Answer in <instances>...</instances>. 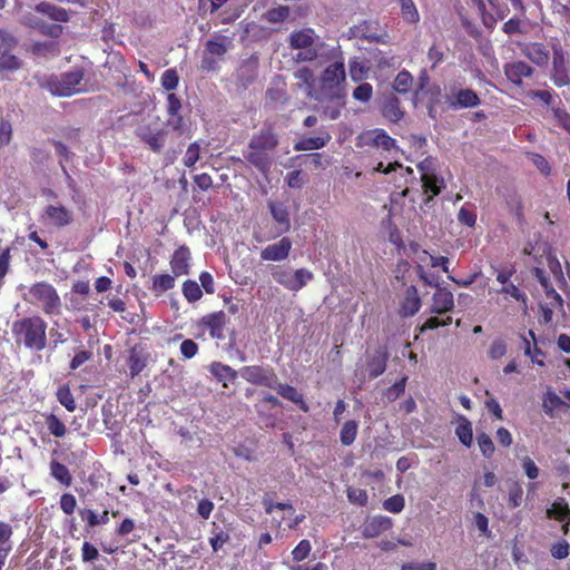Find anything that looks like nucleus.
I'll return each instance as SVG.
<instances>
[{
  "label": "nucleus",
  "mask_w": 570,
  "mask_h": 570,
  "mask_svg": "<svg viewBox=\"0 0 570 570\" xmlns=\"http://www.w3.org/2000/svg\"><path fill=\"white\" fill-rule=\"evenodd\" d=\"M50 474L65 487H70L72 484V475L69 469L56 460L50 462Z\"/></svg>",
  "instance_id": "obj_34"
},
{
  "label": "nucleus",
  "mask_w": 570,
  "mask_h": 570,
  "mask_svg": "<svg viewBox=\"0 0 570 570\" xmlns=\"http://www.w3.org/2000/svg\"><path fill=\"white\" fill-rule=\"evenodd\" d=\"M456 13L461 19V23L465 30V32L475 40H479L482 36V31L478 28V26L468 19L464 8L462 6H458L455 8Z\"/></svg>",
  "instance_id": "obj_41"
},
{
  "label": "nucleus",
  "mask_w": 570,
  "mask_h": 570,
  "mask_svg": "<svg viewBox=\"0 0 570 570\" xmlns=\"http://www.w3.org/2000/svg\"><path fill=\"white\" fill-rule=\"evenodd\" d=\"M413 86V76L407 70L400 71L393 82V88L399 94H407Z\"/></svg>",
  "instance_id": "obj_39"
},
{
  "label": "nucleus",
  "mask_w": 570,
  "mask_h": 570,
  "mask_svg": "<svg viewBox=\"0 0 570 570\" xmlns=\"http://www.w3.org/2000/svg\"><path fill=\"white\" fill-rule=\"evenodd\" d=\"M445 187L444 179L438 177L434 174L422 175V188L423 193L428 195L426 203L432 200L433 197L438 196L441 190Z\"/></svg>",
  "instance_id": "obj_29"
},
{
  "label": "nucleus",
  "mask_w": 570,
  "mask_h": 570,
  "mask_svg": "<svg viewBox=\"0 0 570 570\" xmlns=\"http://www.w3.org/2000/svg\"><path fill=\"white\" fill-rule=\"evenodd\" d=\"M180 108V99L175 94H168L167 112L169 118L167 120V126L174 130H179L183 128V117L179 115Z\"/></svg>",
  "instance_id": "obj_27"
},
{
  "label": "nucleus",
  "mask_w": 570,
  "mask_h": 570,
  "mask_svg": "<svg viewBox=\"0 0 570 570\" xmlns=\"http://www.w3.org/2000/svg\"><path fill=\"white\" fill-rule=\"evenodd\" d=\"M13 529L11 524L0 521V570L3 569L7 558L12 551V538Z\"/></svg>",
  "instance_id": "obj_24"
},
{
  "label": "nucleus",
  "mask_w": 570,
  "mask_h": 570,
  "mask_svg": "<svg viewBox=\"0 0 570 570\" xmlns=\"http://www.w3.org/2000/svg\"><path fill=\"white\" fill-rule=\"evenodd\" d=\"M527 155L531 159L532 164L540 171V174H542L546 177L551 174V166L543 156L535 153H528Z\"/></svg>",
  "instance_id": "obj_58"
},
{
  "label": "nucleus",
  "mask_w": 570,
  "mask_h": 570,
  "mask_svg": "<svg viewBox=\"0 0 570 570\" xmlns=\"http://www.w3.org/2000/svg\"><path fill=\"white\" fill-rule=\"evenodd\" d=\"M272 218L275 222L276 236L286 234L291 229V214L287 206L281 202L269 200L267 203Z\"/></svg>",
  "instance_id": "obj_10"
},
{
  "label": "nucleus",
  "mask_w": 570,
  "mask_h": 570,
  "mask_svg": "<svg viewBox=\"0 0 570 570\" xmlns=\"http://www.w3.org/2000/svg\"><path fill=\"white\" fill-rule=\"evenodd\" d=\"M275 407L281 405L279 400L273 395V394H266L259 403L255 405L256 412L261 419V421L264 423L267 428H274L275 426V417L272 414H267L265 412L266 406Z\"/></svg>",
  "instance_id": "obj_28"
},
{
  "label": "nucleus",
  "mask_w": 570,
  "mask_h": 570,
  "mask_svg": "<svg viewBox=\"0 0 570 570\" xmlns=\"http://www.w3.org/2000/svg\"><path fill=\"white\" fill-rule=\"evenodd\" d=\"M405 505V500L402 494H395L383 502V509L392 513H400Z\"/></svg>",
  "instance_id": "obj_54"
},
{
  "label": "nucleus",
  "mask_w": 570,
  "mask_h": 570,
  "mask_svg": "<svg viewBox=\"0 0 570 570\" xmlns=\"http://www.w3.org/2000/svg\"><path fill=\"white\" fill-rule=\"evenodd\" d=\"M521 52L538 67H546L550 60V51L542 42H529L523 45Z\"/></svg>",
  "instance_id": "obj_17"
},
{
  "label": "nucleus",
  "mask_w": 570,
  "mask_h": 570,
  "mask_svg": "<svg viewBox=\"0 0 570 570\" xmlns=\"http://www.w3.org/2000/svg\"><path fill=\"white\" fill-rule=\"evenodd\" d=\"M372 94H373V88H372L371 83L363 82L354 89L353 97L356 100L366 102L371 99Z\"/></svg>",
  "instance_id": "obj_64"
},
{
  "label": "nucleus",
  "mask_w": 570,
  "mask_h": 570,
  "mask_svg": "<svg viewBox=\"0 0 570 570\" xmlns=\"http://www.w3.org/2000/svg\"><path fill=\"white\" fill-rule=\"evenodd\" d=\"M497 293L504 295L505 298L511 297L517 302H521L523 307L527 308V295L513 283L503 285Z\"/></svg>",
  "instance_id": "obj_44"
},
{
  "label": "nucleus",
  "mask_w": 570,
  "mask_h": 570,
  "mask_svg": "<svg viewBox=\"0 0 570 570\" xmlns=\"http://www.w3.org/2000/svg\"><path fill=\"white\" fill-rule=\"evenodd\" d=\"M79 514L81 519L86 521L87 525L90 528L107 524L109 522L108 510H104L102 513L98 515L94 510L82 509L79 511Z\"/></svg>",
  "instance_id": "obj_35"
},
{
  "label": "nucleus",
  "mask_w": 570,
  "mask_h": 570,
  "mask_svg": "<svg viewBox=\"0 0 570 570\" xmlns=\"http://www.w3.org/2000/svg\"><path fill=\"white\" fill-rule=\"evenodd\" d=\"M422 306L417 288L411 285L406 288L403 301L401 302L399 314L402 317H411L415 315Z\"/></svg>",
  "instance_id": "obj_19"
},
{
  "label": "nucleus",
  "mask_w": 570,
  "mask_h": 570,
  "mask_svg": "<svg viewBox=\"0 0 570 570\" xmlns=\"http://www.w3.org/2000/svg\"><path fill=\"white\" fill-rule=\"evenodd\" d=\"M160 81H161V86L167 91H171V90L176 89L178 86V82H179V77H178L177 71L175 69H167L161 75Z\"/></svg>",
  "instance_id": "obj_57"
},
{
  "label": "nucleus",
  "mask_w": 570,
  "mask_h": 570,
  "mask_svg": "<svg viewBox=\"0 0 570 570\" xmlns=\"http://www.w3.org/2000/svg\"><path fill=\"white\" fill-rule=\"evenodd\" d=\"M294 78L297 80V87L303 88L308 98H314L322 101L318 91L315 88L316 78L309 67H302L294 72Z\"/></svg>",
  "instance_id": "obj_16"
},
{
  "label": "nucleus",
  "mask_w": 570,
  "mask_h": 570,
  "mask_svg": "<svg viewBox=\"0 0 570 570\" xmlns=\"http://www.w3.org/2000/svg\"><path fill=\"white\" fill-rule=\"evenodd\" d=\"M314 278V275L311 271L306 268H299L296 269L292 274L291 283H289V289L292 292H298L304 286L307 285L308 282H311Z\"/></svg>",
  "instance_id": "obj_36"
},
{
  "label": "nucleus",
  "mask_w": 570,
  "mask_h": 570,
  "mask_svg": "<svg viewBox=\"0 0 570 570\" xmlns=\"http://www.w3.org/2000/svg\"><path fill=\"white\" fill-rule=\"evenodd\" d=\"M389 361V352L386 347L380 346L375 350L374 354L366 362V370L368 379L373 380L382 375L386 370Z\"/></svg>",
  "instance_id": "obj_18"
},
{
  "label": "nucleus",
  "mask_w": 570,
  "mask_h": 570,
  "mask_svg": "<svg viewBox=\"0 0 570 570\" xmlns=\"http://www.w3.org/2000/svg\"><path fill=\"white\" fill-rule=\"evenodd\" d=\"M228 323V317L223 311L213 312L204 315L198 326L208 330L209 336L214 340H224V330Z\"/></svg>",
  "instance_id": "obj_9"
},
{
  "label": "nucleus",
  "mask_w": 570,
  "mask_h": 570,
  "mask_svg": "<svg viewBox=\"0 0 570 570\" xmlns=\"http://www.w3.org/2000/svg\"><path fill=\"white\" fill-rule=\"evenodd\" d=\"M289 16V8L287 6H278L266 11L264 19L269 23L284 22Z\"/></svg>",
  "instance_id": "obj_47"
},
{
  "label": "nucleus",
  "mask_w": 570,
  "mask_h": 570,
  "mask_svg": "<svg viewBox=\"0 0 570 570\" xmlns=\"http://www.w3.org/2000/svg\"><path fill=\"white\" fill-rule=\"evenodd\" d=\"M452 323V317L446 316L444 318H440L438 316H431L429 317L421 326H420V333H424L429 330H435L441 326H448Z\"/></svg>",
  "instance_id": "obj_55"
},
{
  "label": "nucleus",
  "mask_w": 570,
  "mask_h": 570,
  "mask_svg": "<svg viewBox=\"0 0 570 570\" xmlns=\"http://www.w3.org/2000/svg\"><path fill=\"white\" fill-rule=\"evenodd\" d=\"M57 399L59 403L66 407L67 411L73 412L76 410L75 397L67 384L58 387Z\"/></svg>",
  "instance_id": "obj_46"
},
{
  "label": "nucleus",
  "mask_w": 570,
  "mask_h": 570,
  "mask_svg": "<svg viewBox=\"0 0 570 570\" xmlns=\"http://www.w3.org/2000/svg\"><path fill=\"white\" fill-rule=\"evenodd\" d=\"M288 45L291 49L302 50L297 52L295 59L303 62L315 60L322 47L320 37L313 28L308 27L294 30L289 36Z\"/></svg>",
  "instance_id": "obj_3"
},
{
  "label": "nucleus",
  "mask_w": 570,
  "mask_h": 570,
  "mask_svg": "<svg viewBox=\"0 0 570 570\" xmlns=\"http://www.w3.org/2000/svg\"><path fill=\"white\" fill-rule=\"evenodd\" d=\"M407 382V376H403L401 380L395 382L392 386L387 387L384 392V396L389 402H394L397 400L405 391Z\"/></svg>",
  "instance_id": "obj_53"
},
{
  "label": "nucleus",
  "mask_w": 570,
  "mask_h": 570,
  "mask_svg": "<svg viewBox=\"0 0 570 570\" xmlns=\"http://www.w3.org/2000/svg\"><path fill=\"white\" fill-rule=\"evenodd\" d=\"M455 434L460 442L470 448L473 441V430L471 422L463 415H459L458 425L455 428Z\"/></svg>",
  "instance_id": "obj_32"
},
{
  "label": "nucleus",
  "mask_w": 570,
  "mask_h": 570,
  "mask_svg": "<svg viewBox=\"0 0 570 570\" xmlns=\"http://www.w3.org/2000/svg\"><path fill=\"white\" fill-rule=\"evenodd\" d=\"M20 68V60L18 57L8 51L7 53L0 55V69L17 70Z\"/></svg>",
  "instance_id": "obj_60"
},
{
  "label": "nucleus",
  "mask_w": 570,
  "mask_h": 570,
  "mask_svg": "<svg viewBox=\"0 0 570 570\" xmlns=\"http://www.w3.org/2000/svg\"><path fill=\"white\" fill-rule=\"evenodd\" d=\"M476 441L482 455L490 459L495 451L494 443L490 435L485 432H481L476 435Z\"/></svg>",
  "instance_id": "obj_48"
},
{
  "label": "nucleus",
  "mask_w": 570,
  "mask_h": 570,
  "mask_svg": "<svg viewBox=\"0 0 570 570\" xmlns=\"http://www.w3.org/2000/svg\"><path fill=\"white\" fill-rule=\"evenodd\" d=\"M381 112L385 119L392 122H399L404 117L400 99L394 95H390L384 98L381 106Z\"/></svg>",
  "instance_id": "obj_22"
},
{
  "label": "nucleus",
  "mask_w": 570,
  "mask_h": 570,
  "mask_svg": "<svg viewBox=\"0 0 570 570\" xmlns=\"http://www.w3.org/2000/svg\"><path fill=\"white\" fill-rule=\"evenodd\" d=\"M292 274L293 273L288 272L287 269H284V268H282L279 266H274L273 269H272L273 278L278 284H281L282 286H284L287 289H289V283H291Z\"/></svg>",
  "instance_id": "obj_61"
},
{
  "label": "nucleus",
  "mask_w": 570,
  "mask_h": 570,
  "mask_svg": "<svg viewBox=\"0 0 570 570\" xmlns=\"http://www.w3.org/2000/svg\"><path fill=\"white\" fill-rule=\"evenodd\" d=\"M358 424L355 420L346 421L340 432V441L343 445L350 446L354 443L357 435Z\"/></svg>",
  "instance_id": "obj_38"
},
{
  "label": "nucleus",
  "mask_w": 570,
  "mask_h": 570,
  "mask_svg": "<svg viewBox=\"0 0 570 570\" xmlns=\"http://www.w3.org/2000/svg\"><path fill=\"white\" fill-rule=\"evenodd\" d=\"M240 376L248 383L268 389L276 387L278 377L271 366L247 365L239 370Z\"/></svg>",
  "instance_id": "obj_7"
},
{
  "label": "nucleus",
  "mask_w": 570,
  "mask_h": 570,
  "mask_svg": "<svg viewBox=\"0 0 570 570\" xmlns=\"http://www.w3.org/2000/svg\"><path fill=\"white\" fill-rule=\"evenodd\" d=\"M364 142H396L383 129H373L361 136Z\"/></svg>",
  "instance_id": "obj_52"
},
{
  "label": "nucleus",
  "mask_w": 570,
  "mask_h": 570,
  "mask_svg": "<svg viewBox=\"0 0 570 570\" xmlns=\"http://www.w3.org/2000/svg\"><path fill=\"white\" fill-rule=\"evenodd\" d=\"M209 372L218 382L222 383L224 387H228V384L235 382L238 376V372L236 370L220 362H213L209 365Z\"/></svg>",
  "instance_id": "obj_25"
},
{
  "label": "nucleus",
  "mask_w": 570,
  "mask_h": 570,
  "mask_svg": "<svg viewBox=\"0 0 570 570\" xmlns=\"http://www.w3.org/2000/svg\"><path fill=\"white\" fill-rule=\"evenodd\" d=\"M546 515L548 519L557 521H566L570 518V508L564 498L556 499L551 507L547 509Z\"/></svg>",
  "instance_id": "obj_31"
},
{
  "label": "nucleus",
  "mask_w": 570,
  "mask_h": 570,
  "mask_svg": "<svg viewBox=\"0 0 570 570\" xmlns=\"http://www.w3.org/2000/svg\"><path fill=\"white\" fill-rule=\"evenodd\" d=\"M346 495L352 504H356L358 507H365L367 504L368 495L367 492L363 489L348 487L346 490Z\"/></svg>",
  "instance_id": "obj_50"
},
{
  "label": "nucleus",
  "mask_w": 570,
  "mask_h": 570,
  "mask_svg": "<svg viewBox=\"0 0 570 570\" xmlns=\"http://www.w3.org/2000/svg\"><path fill=\"white\" fill-rule=\"evenodd\" d=\"M43 217L56 228H63L71 224L72 212L62 205H48L43 209Z\"/></svg>",
  "instance_id": "obj_15"
},
{
  "label": "nucleus",
  "mask_w": 570,
  "mask_h": 570,
  "mask_svg": "<svg viewBox=\"0 0 570 570\" xmlns=\"http://www.w3.org/2000/svg\"><path fill=\"white\" fill-rule=\"evenodd\" d=\"M176 277L174 274H157L153 277L151 289L157 294L165 293L175 287Z\"/></svg>",
  "instance_id": "obj_37"
},
{
  "label": "nucleus",
  "mask_w": 570,
  "mask_h": 570,
  "mask_svg": "<svg viewBox=\"0 0 570 570\" xmlns=\"http://www.w3.org/2000/svg\"><path fill=\"white\" fill-rule=\"evenodd\" d=\"M345 67L343 62H334L327 66L321 76V88L318 96L322 97V101L335 100L342 104V99L345 98L344 82H345Z\"/></svg>",
  "instance_id": "obj_2"
},
{
  "label": "nucleus",
  "mask_w": 570,
  "mask_h": 570,
  "mask_svg": "<svg viewBox=\"0 0 570 570\" xmlns=\"http://www.w3.org/2000/svg\"><path fill=\"white\" fill-rule=\"evenodd\" d=\"M507 79L515 86H521L524 78H530L534 69L522 60L508 62L503 67Z\"/></svg>",
  "instance_id": "obj_14"
},
{
  "label": "nucleus",
  "mask_w": 570,
  "mask_h": 570,
  "mask_svg": "<svg viewBox=\"0 0 570 570\" xmlns=\"http://www.w3.org/2000/svg\"><path fill=\"white\" fill-rule=\"evenodd\" d=\"M47 323L38 315L20 318L12 324V334L18 345L40 352L47 345Z\"/></svg>",
  "instance_id": "obj_1"
},
{
  "label": "nucleus",
  "mask_w": 570,
  "mask_h": 570,
  "mask_svg": "<svg viewBox=\"0 0 570 570\" xmlns=\"http://www.w3.org/2000/svg\"><path fill=\"white\" fill-rule=\"evenodd\" d=\"M311 550V542L307 539L301 540L292 551L293 560L297 562L305 560L309 556Z\"/></svg>",
  "instance_id": "obj_56"
},
{
  "label": "nucleus",
  "mask_w": 570,
  "mask_h": 570,
  "mask_svg": "<svg viewBox=\"0 0 570 570\" xmlns=\"http://www.w3.org/2000/svg\"><path fill=\"white\" fill-rule=\"evenodd\" d=\"M60 509L63 511V513L70 515L75 512L77 507V500L73 494L71 493H63L60 497Z\"/></svg>",
  "instance_id": "obj_63"
},
{
  "label": "nucleus",
  "mask_w": 570,
  "mask_h": 570,
  "mask_svg": "<svg viewBox=\"0 0 570 570\" xmlns=\"http://www.w3.org/2000/svg\"><path fill=\"white\" fill-rule=\"evenodd\" d=\"M550 80L558 88L570 86V61L560 43L552 45Z\"/></svg>",
  "instance_id": "obj_6"
},
{
  "label": "nucleus",
  "mask_w": 570,
  "mask_h": 570,
  "mask_svg": "<svg viewBox=\"0 0 570 570\" xmlns=\"http://www.w3.org/2000/svg\"><path fill=\"white\" fill-rule=\"evenodd\" d=\"M445 102L451 109L459 110L478 107L481 104V99L473 89L461 88L446 95Z\"/></svg>",
  "instance_id": "obj_8"
},
{
  "label": "nucleus",
  "mask_w": 570,
  "mask_h": 570,
  "mask_svg": "<svg viewBox=\"0 0 570 570\" xmlns=\"http://www.w3.org/2000/svg\"><path fill=\"white\" fill-rule=\"evenodd\" d=\"M85 72L82 69H76L62 73L60 77H51L47 80L46 88L58 97H70L82 91L81 82Z\"/></svg>",
  "instance_id": "obj_5"
},
{
  "label": "nucleus",
  "mask_w": 570,
  "mask_h": 570,
  "mask_svg": "<svg viewBox=\"0 0 570 570\" xmlns=\"http://www.w3.org/2000/svg\"><path fill=\"white\" fill-rule=\"evenodd\" d=\"M292 240L288 237H282L277 243H273L261 252L263 261L281 262L288 257L292 249Z\"/></svg>",
  "instance_id": "obj_13"
},
{
  "label": "nucleus",
  "mask_w": 570,
  "mask_h": 570,
  "mask_svg": "<svg viewBox=\"0 0 570 570\" xmlns=\"http://www.w3.org/2000/svg\"><path fill=\"white\" fill-rule=\"evenodd\" d=\"M569 543L566 539L554 542L550 548V553L554 559L562 560L569 556Z\"/></svg>",
  "instance_id": "obj_59"
},
{
  "label": "nucleus",
  "mask_w": 570,
  "mask_h": 570,
  "mask_svg": "<svg viewBox=\"0 0 570 570\" xmlns=\"http://www.w3.org/2000/svg\"><path fill=\"white\" fill-rule=\"evenodd\" d=\"M523 498V489L521 484L515 481L509 488L508 505L515 509L521 505Z\"/></svg>",
  "instance_id": "obj_51"
},
{
  "label": "nucleus",
  "mask_w": 570,
  "mask_h": 570,
  "mask_svg": "<svg viewBox=\"0 0 570 570\" xmlns=\"http://www.w3.org/2000/svg\"><path fill=\"white\" fill-rule=\"evenodd\" d=\"M46 425L50 432L56 438H63L67 433V428L65 423L53 413L46 415L45 417Z\"/></svg>",
  "instance_id": "obj_42"
},
{
  "label": "nucleus",
  "mask_w": 570,
  "mask_h": 570,
  "mask_svg": "<svg viewBox=\"0 0 570 570\" xmlns=\"http://www.w3.org/2000/svg\"><path fill=\"white\" fill-rule=\"evenodd\" d=\"M554 126L561 128L570 136V114L564 108L552 109Z\"/></svg>",
  "instance_id": "obj_49"
},
{
  "label": "nucleus",
  "mask_w": 570,
  "mask_h": 570,
  "mask_svg": "<svg viewBox=\"0 0 570 570\" xmlns=\"http://www.w3.org/2000/svg\"><path fill=\"white\" fill-rule=\"evenodd\" d=\"M272 389L276 390V392L279 396L296 404L299 407V410L303 411L304 413H307L309 411V406L305 402L303 394L299 393L296 390V387H294L287 383H279L277 381L276 387H272Z\"/></svg>",
  "instance_id": "obj_21"
},
{
  "label": "nucleus",
  "mask_w": 570,
  "mask_h": 570,
  "mask_svg": "<svg viewBox=\"0 0 570 570\" xmlns=\"http://www.w3.org/2000/svg\"><path fill=\"white\" fill-rule=\"evenodd\" d=\"M99 558L98 549L90 542L85 541L81 547V559L85 563L94 562Z\"/></svg>",
  "instance_id": "obj_62"
},
{
  "label": "nucleus",
  "mask_w": 570,
  "mask_h": 570,
  "mask_svg": "<svg viewBox=\"0 0 570 570\" xmlns=\"http://www.w3.org/2000/svg\"><path fill=\"white\" fill-rule=\"evenodd\" d=\"M26 20L27 26L39 30L43 35L59 37L62 32V27L60 24H48L37 17H28Z\"/></svg>",
  "instance_id": "obj_33"
},
{
  "label": "nucleus",
  "mask_w": 570,
  "mask_h": 570,
  "mask_svg": "<svg viewBox=\"0 0 570 570\" xmlns=\"http://www.w3.org/2000/svg\"><path fill=\"white\" fill-rule=\"evenodd\" d=\"M191 253L187 245H180L173 253L169 265L175 276L188 275L190 271Z\"/></svg>",
  "instance_id": "obj_11"
},
{
  "label": "nucleus",
  "mask_w": 570,
  "mask_h": 570,
  "mask_svg": "<svg viewBox=\"0 0 570 570\" xmlns=\"http://www.w3.org/2000/svg\"><path fill=\"white\" fill-rule=\"evenodd\" d=\"M232 39L227 36L215 33L212 39L205 43V51L212 56L222 58L232 47Z\"/></svg>",
  "instance_id": "obj_26"
},
{
  "label": "nucleus",
  "mask_w": 570,
  "mask_h": 570,
  "mask_svg": "<svg viewBox=\"0 0 570 570\" xmlns=\"http://www.w3.org/2000/svg\"><path fill=\"white\" fill-rule=\"evenodd\" d=\"M454 308V297L450 289L436 285V291L432 296L430 313L442 315Z\"/></svg>",
  "instance_id": "obj_12"
},
{
  "label": "nucleus",
  "mask_w": 570,
  "mask_h": 570,
  "mask_svg": "<svg viewBox=\"0 0 570 570\" xmlns=\"http://www.w3.org/2000/svg\"><path fill=\"white\" fill-rule=\"evenodd\" d=\"M183 295L189 303L199 301L203 296L202 287L196 281L187 279L183 283Z\"/></svg>",
  "instance_id": "obj_45"
},
{
  "label": "nucleus",
  "mask_w": 570,
  "mask_h": 570,
  "mask_svg": "<svg viewBox=\"0 0 570 570\" xmlns=\"http://www.w3.org/2000/svg\"><path fill=\"white\" fill-rule=\"evenodd\" d=\"M36 12L47 16L49 19L58 22L69 21V12L61 7L52 4L50 2H40L35 8Z\"/></svg>",
  "instance_id": "obj_30"
},
{
  "label": "nucleus",
  "mask_w": 570,
  "mask_h": 570,
  "mask_svg": "<svg viewBox=\"0 0 570 570\" xmlns=\"http://www.w3.org/2000/svg\"><path fill=\"white\" fill-rule=\"evenodd\" d=\"M401 7L402 18L410 23H416L420 14L413 0H397Z\"/></svg>",
  "instance_id": "obj_43"
},
{
  "label": "nucleus",
  "mask_w": 570,
  "mask_h": 570,
  "mask_svg": "<svg viewBox=\"0 0 570 570\" xmlns=\"http://www.w3.org/2000/svg\"><path fill=\"white\" fill-rule=\"evenodd\" d=\"M127 363L130 376L135 377L146 367V357L134 348L130 351Z\"/></svg>",
  "instance_id": "obj_40"
},
{
  "label": "nucleus",
  "mask_w": 570,
  "mask_h": 570,
  "mask_svg": "<svg viewBox=\"0 0 570 570\" xmlns=\"http://www.w3.org/2000/svg\"><path fill=\"white\" fill-rule=\"evenodd\" d=\"M267 145H249L250 150L245 155L249 164L265 173L271 168L272 161L266 151Z\"/></svg>",
  "instance_id": "obj_20"
},
{
  "label": "nucleus",
  "mask_w": 570,
  "mask_h": 570,
  "mask_svg": "<svg viewBox=\"0 0 570 570\" xmlns=\"http://www.w3.org/2000/svg\"><path fill=\"white\" fill-rule=\"evenodd\" d=\"M391 527H392V521L389 517L377 515L364 524L362 534L364 538H367V539L376 538L381 533L391 529Z\"/></svg>",
  "instance_id": "obj_23"
},
{
  "label": "nucleus",
  "mask_w": 570,
  "mask_h": 570,
  "mask_svg": "<svg viewBox=\"0 0 570 570\" xmlns=\"http://www.w3.org/2000/svg\"><path fill=\"white\" fill-rule=\"evenodd\" d=\"M29 294L31 303L41 307L46 315H59L61 313V298L57 289L47 282L33 284Z\"/></svg>",
  "instance_id": "obj_4"
}]
</instances>
